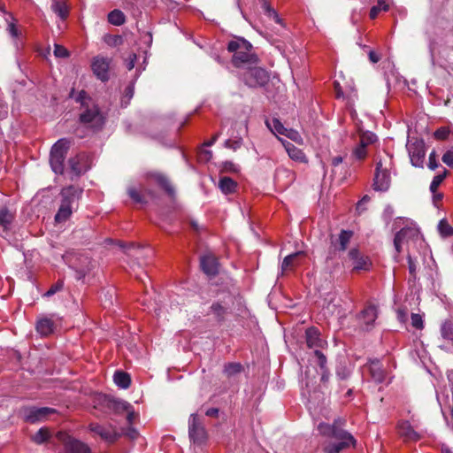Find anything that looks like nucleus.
Listing matches in <instances>:
<instances>
[{"label": "nucleus", "mask_w": 453, "mask_h": 453, "mask_svg": "<svg viewBox=\"0 0 453 453\" xmlns=\"http://www.w3.org/2000/svg\"><path fill=\"white\" fill-rule=\"evenodd\" d=\"M344 421L341 419L334 420L333 425L321 422L318 426L319 434L331 437L338 441L332 442L325 447L326 453H340L343 449L356 445V440L351 434L342 429Z\"/></svg>", "instance_id": "f257e3e1"}, {"label": "nucleus", "mask_w": 453, "mask_h": 453, "mask_svg": "<svg viewBox=\"0 0 453 453\" xmlns=\"http://www.w3.org/2000/svg\"><path fill=\"white\" fill-rule=\"evenodd\" d=\"M82 192V188L73 185L61 189L60 205L54 218L57 223H63L70 219L78 208Z\"/></svg>", "instance_id": "f03ea898"}, {"label": "nucleus", "mask_w": 453, "mask_h": 453, "mask_svg": "<svg viewBox=\"0 0 453 453\" xmlns=\"http://www.w3.org/2000/svg\"><path fill=\"white\" fill-rule=\"evenodd\" d=\"M227 50L233 53L232 62L237 68L244 69L257 63V57L252 52V44L243 38L230 41Z\"/></svg>", "instance_id": "7ed1b4c3"}, {"label": "nucleus", "mask_w": 453, "mask_h": 453, "mask_svg": "<svg viewBox=\"0 0 453 453\" xmlns=\"http://www.w3.org/2000/svg\"><path fill=\"white\" fill-rule=\"evenodd\" d=\"M424 242L419 230L415 226H408L396 233L394 239V246L397 254L401 253L403 246L409 250L411 246Z\"/></svg>", "instance_id": "20e7f679"}, {"label": "nucleus", "mask_w": 453, "mask_h": 453, "mask_svg": "<svg viewBox=\"0 0 453 453\" xmlns=\"http://www.w3.org/2000/svg\"><path fill=\"white\" fill-rule=\"evenodd\" d=\"M70 142L67 139H59L51 148L50 164L53 172L57 174L63 173L64 161L69 148Z\"/></svg>", "instance_id": "39448f33"}, {"label": "nucleus", "mask_w": 453, "mask_h": 453, "mask_svg": "<svg viewBox=\"0 0 453 453\" xmlns=\"http://www.w3.org/2000/svg\"><path fill=\"white\" fill-rule=\"evenodd\" d=\"M242 78L244 83L250 88L264 86L269 80L267 72L261 67L250 65L243 69Z\"/></svg>", "instance_id": "423d86ee"}, {"label": "nucleus", "mask_w": 453, "mask_h": 453, "mask_svg": "<svg viewBox=\"0 0 453 453\" xmlns=\"http://www.w3.org/2000/svg\"><path fill=\"white\" fill-rule=\"evenodd\" d=\"M0 12L3 14L4 21L6 23V31L13 41V44L17 50L23 47V42L21 40V31L17 27V19L14 18L12 12H9L4 4H0Z\"/></svg>", "instance_id": "0eeeda50"}, {"label": "nucleus", "mask_w": 453, "mask_h": 453, "mask_svg": "<svg viewBox=\"0 0 453 453\" xmlns=\"http://www.w3.org/2000/svg\"><path fill=\"white\" fill-rule=\"evenodd\" d=\"M80 120L88 127H90L94 130L102 128L104 124V117L100 112L97 106L88 108L84 112L81 114Z\"/></svg>", "instance_id": "6e6552de"}, {"label": "nucleus", "mask_w": 453, "mask_h": 453, "mask_svg": "<svg viewBox=\"0 0 453 453\" xmlns=\"http://www.w3.org/2000/svg\"><path fill=\"white\" fill-rule=\"evenodd\" d=\"M55 409L49 407H26L21 411L23 418L29 423L42 422L47 419L49 415L55 413Z\"/></svg>", "instance_id": "1a4fd4ad"}, {"label": "nucleus", "mask_w": 453, "mask_h": 453, "mask_svg": "<svg viewBox=\"0 0 453 453\" xmlns=\"http://www.w3.org/2000/svg\"><path fill=\"white\" fill-rule=\"evenodd\" d=\"M390 186V173L386 166H383L381 160L376 163L375 174L373 179V188L376 191H387Z\"/></svg>", "instance_id": "9d476101"}, {"label": "nucleus", "mask_w": 453, "mask_h": 453, "mask_svg": "<svg viewBox=\"0 0 453 453\" xmlns=\"http://www.w3.org/2000/svg\"><path fill=\"white\" fill-rule=\"evenodd\" d=\"M188 434L196 444H202L206 440V431L201 425L196 414H191L188 420Z\"/></svg>", "instance_id": "9b49d317"}, {"label": "nucleus", "mask_w": 453, "mask_h": 453, "mask_svg": "<svg viewBox=\"0 0 453 453\" xmlns=\"http://www.w3.org/2000/svg\"><path fill=\"white\" fill-rule=\"evenodd\" d=\"M407 150L411 158V165L415 167H423L425 158L424 143L421 141L407 143Z\"/></svg>", "instance_id": "f8f14e48"}, {"label": "nucleus", "mask_w": 453, "mask_h": 453, "mask_svg": "<svg viewBox=\"0 0 453 453\" xmlns=\"http://www.w3.org/2000/svg\"><path fill=\"white\" fill-rule=\"evenodd\" d=\"M88 427L92 433L100 436L102 440L107 442H113L119 436L115 427L111 425L104 426L98 423H91Z\"/></svg>", "instance_id": "ddd939ff"}, {"label": "nucleus", "mask_w": 453, "mask_h": 453, "mask_svg": "<svg viewBox=\"0 0 453 453\" xmlns=\"http://www.w3.org/2000/svg\"><path fill=\"white\" fill-rule=\"evenodd\" d=\"M110 63V58L102 56H96L92 60V71L97 79L102 81H106L109 80Z\"/></svg>", "instance_id": "4468645a"}, {"label": "nucleus", "mask_w": 453, "mask_h": 453, "mask_svg": "<svg viewBox=\"0 0 453 453\" xmlns=\"http://www.w3.org/2000/svg\"><path fill=\"white\" fill-rule=\"evenodd\" d=\"M305 340L306 344L309 349H312L314 350L323 349L326 342L320 337V333L318 328L311 326L306 329L305 331ZM315 351H313L314 353Z\"/></svg>", "instance_id": "2eb2a0df"}, {"label": "nucleus", "mask_w": 453, "mask_h": 453, "mask_svg": "<svg viewBox=\"0 0 453 453\" xmlns=\"http://www.w3.org/2000/svg\"><path fill=\"white\" fill-rule=\"evenodd\" d=\"M303 257H305L304 251H297L287 256L281 263V274L292 271L296 265H300L302 263L301 258Z\"/></svg>", "instance_id": "dca6fc26"}, {"label": "nucleus", "mask_w": 453, "mask_h": 453, "mask_svg": "<svg viewBox=\"0 0 453 453\" xmlns=\"http://www.w3.org/2000/svg\"><path fill=\"white\" fill-rule=\"evenodd\" d=\"M200 265L203 272L207 275L213 276L218 273L219 263L217 258L211 255H204L200 259Z\"/></svg>", "instance_id": "f3484780"}, {"label": "nucleus", "mask_w": 453, "mask_h": 453, "mask_svg": "<svg viewBox=\"0 0 453 453\" xmlns=\"http://www.w3.org/2000/svg\"><path fill=\"white\" fill-rule=\"evenodd\" d=\"M280 141L281 142L283 147L285 148L288 155L291 159L299 163L308 162L305 154L303 152L301 149L296 147L294 144L286 140L280 139Z\"/></svg>", "instance_id": "a211bd4d"}, {"label": "nucleus", "mask_w": 453, "mask_h": 453, "mask_svg": "<svg viewBox=\"0 0 453 453\" xmlns=\"http://www.w3.org/2000/svg\"><path fill=\"white\" fill-rule=\"evenodd\" d=\"M397 432L404 441H418L419 435L411 426L409 421H400L397 424Z\"/></svg>", "instance_id": "6ab92c4d"}, {"label": "nucleus", "mask_w": 453, "mask_h": 453, "mask_svg": "<svg viewBox=\"0 0 453 453\" xmlns=\"http://www.w3.org/2000/svg\"><path fill=\"white\" fill-rule=\"evenodd\" d=\"M350 259L353 261V268L355 270H368L370 267V260L367 257L362 256L357 249H352L349 252Z\"/></svg>", "instance_id": "aec40b11"}, {"label": "nucleus", "mask_w": 453, "mask_h": 453, "mask_svg": "<svg viewBox=\"0 0 453 453\" xmlns=\"http://www.w3.org/2000/svg\"><path fill=\"white\" fill-rule=\"evenodd\" d=\"M314 358L316 359L315 362L320 369L321 381L323 383H327L330 378V372L326 367V356L320 350L316 349L314 352Z\"/></svg>", "instance_id": "412c9836"}, {"label": "nucleus", "mask_w": 453, "mask_h": 453, "mask_svg": "<svg viewBox=\"0 0 453 453\" xmlns=\"http://www.w3.org/2000/svg\"><path fill=\"white\" fill-rule=\"evenodd\" d=\"M68 164L72 172L76 175H79L88 170L86 157L84 155H77L74 157H71Z\"/></svg>", "instance_id": "4be33fe9"}, {"label": "nucleus", "mask_w": 453, "mask_h": 453, "mask_svg": "<svg viewBox=\"0 0 453 453\" xmlns=\"http://www.w3.org/2000/svg\"><path fill=\"white\" fill-rule=\"evenodd\" d=\"M368 368L372 380L377 383H381L385 380V372L382 369L380 360H371L368 364Z\"/></svg>", "instance_id": "5701e85b"}, {"label": "nucleus", "mask_w": 453, "mask_h": 453, "mask_svg": "<svg viewBox=\"0 0 453 453\" xmlns=\"http://www.w3.org/2000/svg\"><path fill=\"white\" fill-rule=\"evenodd\" d=\"M35 328L42 336H48L54 332L55 324L51 319L43 317L37 320Z\"/></svg>", "instance_id": "b1692460"}, {"label": "nucleus", "mask_w": 453, "mask_h": 453, "mask_svg": "<svg viewBox=\"0 0 453 453\" xmlns=\"http://www.w3.org/2000/svg\"><path fill=\"white\" fill-rule=\"evenodd\" d=\"M377 319V309L373 305H370L364 309L360 315V320L366 325V326H369L372 325V323Z\"/></svg>", "instance_id": "393cba45"}, {"label": "nucleus", "mask_w": 453, "mask_h": 453, "mask_svg": "<svg viewBox=\"0 0 453 453\" xmlns=\"http://www.w3.org/2000/svg\"><path fill=\"white\" fill-rule=\"evenodd\" d=\"M67 453H90V449L87 444L78 440H70L66 443Z\"/></svg>", "instance_id": "a878e982"}, {"label": "nucleus", "mask_w": 453, "mask_h": 453, "mask_svg": "<svg viewBox=\"0 0 453 453\" xmlns=\"http://www.w3.org/2000/svg\"><path fill=\"white\" fill-rule=\"evenodd\" d=\"M441 338L447 342H453V322L445 320L440 327Z\"/></svg>", "instance_id": "bb28decb"}, {"label": "nucleus", "mask_w": 453, "mask_h": 453, "mask_svg": "<svg viewBox=\"0 0 453 453\" xmlns=\"http://www.w3.org/2000/svg\"><path fill=\"white\" fill-rule=\"evenodd\" d=\"M237 183L229 177H222L219 181V188L222 193L227 195L235 191Z\"/></svg>", "instance_id": "cd10ccee"}, {"label": "nucleus", "mask_w": 453, "mask_h": 453, "mask_svg": "<svg viewBox=\"0 0 453 453\" xmlns=\"http://www.w3.org/2000/svg\"><path fill=\"white\" fill-rule=\"evenodd\" d=\"M113 380L118 387L124 389L127 388L131 383V379L128 373L122 371H117L114 373Z\"/></svg>", "instance_id": "c85d7f7f"}, {"label": "nucleus", "mask_w": 453, "mask_h": 453, "mask_svg": "<svg viewBox=\"0 0 453 453\" xmlns=\"http://www.w3.org/2000/svg\"><path fill=\"white\" fill-rule=\"evenodd\" d=\"M51 9L62 19H65L68 16V9L65 2L53 0Z\"/></svg>", "instance_id": "c756f323"}, {"label": "nucleus", "mask_w": 453, "mask_h": 453, "mask_svg": "<svg viewBox=\"0 0 453 453\" xmlns=\"http://www.w3.org/2000/svg\"><path fill=\"white\" fill-rule=\"evenodd\" d=\"M150 176L155 180V181L157 184H159L163 188H165L168 194H173V188L165 176L158 173H154Z\"/></svg>", "instance_id": "7c9ffc66"}, {"label": "nucleus", "mask_w": 453, "mask_h": 453, "mask_svg": "<svg viewBox=\"0 0 453 453\" xmlns=\"http://www.w3.org/2000/svg\"><path fill=\"white\" fill-rule=\"evenodd\" d=\"M266 127L274 134H284L287 128L283 126V124L278 119L273 118V119H267L265 121Z\"/></svg>", "instance_id": "2f4dec72"}, {"label": "nucleus", "mask_w": 453, "mask_h": 453, "mask_svg": "<svg viewBox=\"0 0 453 453\" xmlns=\"http://www.w3.org/2000/svg\"><path fill=\"white\" fill-rule=\"evenodd\" d=\"M389 2L386 0H378L377 4L373 5L370 11V18L375 19L380 12H387L389 9Z\"/></svg>", "instance_id": "473e14b6"}, {"label": "nucleus", "mask_w": 453, "mask_h": 453, "mask_svg": "<svg viewBox=\"0 0 453 453\" xmlns=\"http://www.w3.org/2000/svg\"><path fill=\"white\" fill-rule=\"evenodd\" d=\"M108 21L114 26H120L125 23V15L119 10H113L108 14Z\"/></svg>", "instance_id": "72a5a7b5"}, {"label": "nucleus", "mask_w": 453, "mask_h": 453, "mask_svg": "<svg viewBox=\"0 0 453 453\" xmlns=\"http://www.w3.org/2000/svg\"><path fill=\"white\" fill-rule=\"evenodd\" d=\"M110 407L116 412L127 411L132 409V405L129 403L119 399H112L110 402Z\"/></svg>", "instance_id": "f704fd0d"}, {"label": "nucleus", "mask_w": 453, "mask_h": 453, "mask_svg": "<svg viewBox=\"0 0 453 453\" xmlns=\"http://www.w3.org/2000/svg\"><path fill=\"white\" fill-rule=\"evenodd\" d=\"M263 2L262 7L265 10L268 17L272 18L276 23L282 24V19L280 18L276 11L270 6L266 0H261Z\"/></svg>", "instance_id": "c9c22d12"}, {"label": "nucleus", "mask_w": 453, "mask_h": 453, "mask_svg": "<svg viewBox=\"0 0 453 453\" xmlns=\"http://www.w3.org/2000/svg\"><path fill=\"white\" fill-rule=\"evenodd\" d=\"M377 141V136L375 134L370 131L362 132L360 134L359 142L363 144L365 147H367L370 144L374 143Z\"/></svg>", "instance_id": "e433bc0d"}, {"label": "nucleus", "mask_w": 453, "mask_h": 453, "mask_svg": "<svg viewBox=\"0 0 453 453\" xmlns=\"http://www.w3.org/2000/svg\"><path fill=\"white\" fill-rule=\"evenodd\" d=\"M447 173H448L447 170L444 169L442 173H439L433 178L432 182L429 187L430 192L432 194H434L437 191L439 186L441 184V182L445 179Z\"/></svg>", "instance_id": "4c0bfd02"}, {"label": "nucleus", "mask_w": 453, "mask_h": 453, "mask_svg": "<svg viewBox=\"0 0 453 453\" xmlns=\"http://www.w3.org/2000/svg\"><path fill=\"white\" fill-rule=\"evenodd\" d=\"M351 237V231L342 230L339 234V250H345Z\"/></svg>", "instance_id": "58836bf2"}, {"label": "nucleus", "mask_w": 453, "mask_h": 453, "mask_svg": "<svg viewBox=\"0 0 453 453\" xmlns=\"http://www.w3.org/2000/svg\"><path fill=\"white\" fill-rule=\"evenodd\" d=\"M438 231L443 237L453 235V227L445 219L440 220L438 224Z\"/></svg>", "instance_id": "ea45409f"}, {"label": "nucleus", "mask_w": 453, "mask_h": 453, "mask_svg": "<svg viewBox=\"0 0 453 453\" xmlns=\"http://www.w3.org/2000/svg\"><path fill=\"white\" fill-rule=\"evenodd\" d=\"M13 219L12 214L6 208H3L0 210V225L7 228L8 226L12 223Z\"/></svg>", "instance_id": "a19ab883"}, {"label": "nucleus", "mask_w": 453, "mask_h": 453, "mask_svg": "<svg viewBox=\"0 0 453 453\" xmlns=\"http://www.w3.org/2000/svg\"><path fill=\"white\" fill-rule=\"evenodd\" d=\"M367 155L366 147L360 142L353 149L351 157L356 160H363Z\"/></svg>", "instance_id": "79ce46f5"}, {"label": "nucleus", "mask_w": 453, "mask_h": 453, "mask_svg": "<svg viewBox=\"0 0 453 453\" xmlns=\"http://www.w3.org/2000/svg\"><path fill=\"white\" fill-rule=\"evenodd\" d=\"M50 437L49 431L45 428L39 429L33 436V441L38 444L43 443Z\"/></svg>", "instance_id": "37998d69"}, {"label": "nucleus", "mask_w": 453, "mask_h": 453, "mask_svg": "<svg viewBox=\"0 0 453 453\" xmlns=\"http://www.w3.org/2000/svg\"><path fill=\"white\" fill-rule=\"evenodd\" d=\"M351 372V368L344 365H340L336 369V376L342 380H347Z\"/></svg>", "instance_id": "c03bdc74"}, {"label": "nucleus", "mask_w": 453, "mask_h": 453, "mask_svg": "<svg viewBox=\"0 0 453 453\" xmlns=\"http://www.w3.org/2000/svg\"><path fill=\"white\" fill-rule=\"evenodd\" d=\"M283 135L287 136L288 138L296 142L298 144H303V140L301 134L295 129H292V128L288 129L287 128V130Z\"/></svg>", "instance_id": "a18cd8bd"}, {"label": "nucleus", "mask_w": 453, "mask_h": 453, "mask_svg": "<svg viewBox=\"0 0 453 453\" xmlns=\"http://www.w3.org/2000/svg\"><path fill=\"white\" fill-rule=\"evenodd\" d=\"M242 371V365L238 363H229L225 365L224 372L228 375H234Z\"/></svg>", "instance_id": "49530a36"}, {"label": "nucleus", "mask_w": 453, "mask_h": 453, "mask_svg": "<svg viewBox=\"0 0 453 453\" xmlns=\"http://www.w3.org/2000/svg\"><path fill=\"white\" fill-rule=\"evenodd\" d=\"M211 311L216 316L219 320H221L224 318L226 313V308L223 307L220 303H215L211 307Z\"/></svg>", "instance_id": "de8ad7c7"}, {"label": "nucleus", "mask_w": 453, "mask_h": 453, "mask_svg": "<svg viewBox=\"0 0 453 453\" xmlns=\"http://www.w3.org/2000/svg\"><path fill=\"white\" fill-rule=\"evenodd\" d=\"M242 138H239L236 140L228 139L226 141H225V143H224V146L226 148L233 150H237L238 149H240L242 147Z\"/></svg>", "instance_id": "09e8293b"}, {"label": "nucleus", "mask_w": 453, "mask_h": 453, "mask_svg": "<svg viewBox=\"0 0 453 453\" xmlns=\"http://www.w3.org/2000/svg\"><path fill=\"white\" fill-rule=\"evenodd\" d=\"M54 56L59 58H65L69 57V51L62 45H54Z\"/></svg>", "instance_id": "8fccbe9b"}, {"label": "nucleus", "mask_w": 453, "mask_h": 453, "mask_svg": "<svg viewBox=\"0 0 453 453\" xmlns=\"http://www.w3.org/2000/svg\"><path fill=\"white\" fill-rule=\"evenodd\" d=\"M441 160L449 167L453 168V147L443 154Z\"/></svg>", "instance_id": "3c124183"}, {"label": "nucleus", "mask_w": 453, "mask_h": 453, "mask_svg": "<svg viewBox=\"0 0 453 453\" xmlns=\"http://www.w3.org/2000/svg\"><path fill=\"white\" fill-rule=\"evenodd\" d=\"M411 325L417 329H422L424 327V321L421 315L417 313L411 314Z\"/></svg>", "instance_id": "603ef678"}, {"label": "nucleus", "mask_w": 453, "mask_h": 453, "mask_svg": "<svg viewBox=\"0 0 453 453\" xmlns=\"http://www.w3.org/2000/svg\"><path fill=\"white\" fill-rule=\"evenodd\" d=\"M436 152L434 150H433L430 154H429V158H428V168L432 171H434L438 166H439V163L436 159Z\"/></svg>", "instance_id": "864d4df0"}, {"label": "nucleus", "mask_w": 453, "mask_h": 453, "mask_svg": "<svg viewBox=\"0 0 453 453\" xmlns=\"http://www.w3.org/2000/svg\"><path fill=\"white\" fill-rule=\"evenodd\" d=\"M129 196L135 202V203H143V199L142 196L140 195L139 191L135 188H129L128 190Z\"/></svg>", "instance_id": "5fc2aeb1"}, {"label": "nucleus", "mask_w": 453, "mask_h": 453, "mask_svg": "<svg viewBox=\"0 0 453 453\" xmlns=\"http://www.w3.org/2000/svg\"><path fill=\"white\" fill-rule=\"evenodd\" d=\"M63 288V282L58 281L55 285L51 286L49 290L44 294L45 296L50 297L55 295L57 292L61 290Z\"/></svg>", "instance_id": "6e6d98bb"}, {"label": "nucleus", "mask_w": 453, "mask_h": 453, "mask_svg": "<svg viewBox=\"0 0 453 453\" xmlns=\"http://www.w3.org/2000/svg\"><path fill=\"white\" fill-rule=\"evenodd\" d=\"M408 265H409V272H410V274L415 278L416 277V270H417V263L416 261L412 258L411 255L410 254V252L408 253Z\"/></svg>", "instance_id": "4d7b16f0"}, {"label": "nucleus", "mask_w": 453, "mask_h": 453, "mask_svg": "<svg viewBox=\"0 0 453 453\" xmlns=\"http://www.w3.org/2000/svg\"><path fill=\"white\" fill-rule=\"evenodd\" d=\"M71 97H73L76 102L81 103L82 105L85 104L86 100L88 99V95L84 90H81L78 93L77 96L74 97V91L73 90L70 94Z\"/></svg>", "instance_id": "13d9d810"}, {"label": "nucleus", "mask_w": 453, "mask_h": 453, "mask_svg": "<svg viewBox=\"0 0 453 453\" xmlns=\"http://www.w3.org/2000/svg\"><path fill=\"white\" fill-rule=\"evenodd\" d=\"M223 171L229 173H237L239 172V166L233 162L226 161L223 163Z\"/></svg>", "instance_id": "bf43d9fd"}, {"label": "nucleus", "mask_w": 453, "mask_h": 453, "mask_svg": "<svg viewBox=\"0 0 453 453\" xmlns=\"http://www.w3.org/2000/svg\"><path fill=\"white\" fill-rule=\"evenodd\" d=\"M449 134V130L447 127L439 128L434 133V136L437 139H441V140H444V139L448 138Z\"/></svg>", "instance_id": "052dcab7"}, {"label": "nucleus", "mask_w": 453, "mask_h": 453, "mask_svg": "<svg viewBox=\"0 0 453 453\" xmlns=\"http://www.w3.org/2000/svg\"><path fill=\"white\" fill-rule=\"evenodd\" d=\"M212 157V152L209 150H202L199 152V159L202 161H209Z\"/></svg>", "instance_id": "680f3d73"}, {"label": "nucleus", "mask_w": 453, "mask_h": 453, "mask_svg": "<svg viewBox=\"0 0 453 453\" xmlns=\"http://www.w3.org/2000/svg\"><path fill=\"white\" fill-rule=\"evenodd\" d=\"M136 58L137 57L135 54L129 55L128 58L127 59V67L128 70H132L134 67Z\"/></svg>", "instance_id": "e2e57ef3"}, {"label": "nucleus", "mask_w": 453, "mask_h": 453, "mask_svg": "<svg viewBox=\"0 0 453 453\" xmlns=\"http://www.w3.org/2000/svg\"><path fill=\"white\" fill-rule=\"evenodd\" d=\"M127 419L129 424H132L136 418V414L134 411L133 408L127 411Z\"/></svg>", "instance_id": "0e129e2a"}, {"label": "nucleus", "mask_w": 453, "mask_h": 453, "mask_svg": "<svg viewBox=\"0 0 453 453\" xmlns=\"http://www.w3.org/2000/svg\"><path fill=\"white\" fill-rule=\"evenodd\" d=\"M369 59L372 63H377L380 61V58L376 52H374L373 50H370L369 51Z\"/></svg>", "instance_id": "69168bd1"}, {"label": "nucleus", "mask_w": 453, "mask_h": 453, "mask_svg": "<svg viewBox=\"0 0 453 453\" xmlns=\"http://www.w3.org/2000/svg\"><path fill=\"white\" fill-rule=\"evenodd\" d=\"M134 96V84L129 85L126 88V97H127L128 100H130Z\"/></svg>", "instance_id": "338daca9"}, {"label": "nucleus", "mask_w": 453, "mask_h": 453, "mask_svg": "<svg viewBox=\"0 0 453 453\" xmlns=\"http://www.w3.org/2000/svg\"><path fill=\"white\" fill-rule=\"evenodd\" d=\"M219 410L216 408H211L206 411L207 416H216L218 415Z\"/></svg>", "instance_id": "774afa93"}]
</instances>
